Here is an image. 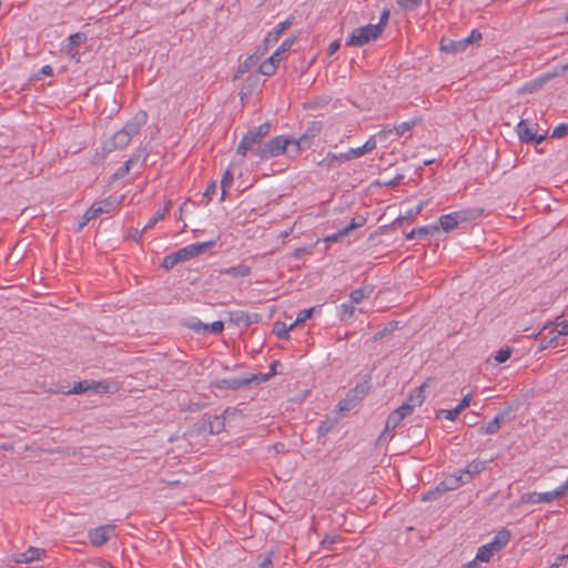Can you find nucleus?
<instances>
[{"instance_id":"nucleus-43","label":"nucleus","mask_w":568,"mask_h":568,"mask_svg":"<svg viewBox=\"0 0 568 568\" xmlns=\"http://www.w3.org/2000/svg\"><path fill=\"white\" fill-rule=\"evenodd\" d=\"M133 162H134V159H133V158L129 159V160L124 163V165H123V166H121V168H120V169L114 173V176H115L116 179H121V178L125 176V175L129 173L130 168H131V165H132V163H133Z\"/></svg>"},{"instance_id":"nucleus-48","label":"nucleus","mask_w":568,"mask_h":568,"mask_svg":"<svg viewBox=\"0 0 568 568\" xmlns=\"http://www.w3.org/2000/svg\"><path fill=\"white\" fill-rule=\"evenodd\" d=\"M394 412H396L404 419L405 417L409 416L414 409L408 404L404 403Z\"/></svg>"},{"instance_id":"nucleus-10","label":"nucleus","mask_w":568,"mask_h":568,"mask_svg":"<svg viewBox=\"0 0 568 568\" xmlns=\"http://www.w3.org/2000/svg\"><path fill=\"white\" fill-rule=\"evenodd\" d=\"M113 529V526L105 525L90 530L88 535L90 542L95 546L105 544L111 538Z\"/></svg>"},{"instance_id":"nucleus-2","label":"nucleus","mask_w":568,"mask_h":568,"mask_svg":"<svg viewBox=\"0 0 568 568\" xmlns=\"http://www.w3.org/2000/svg\"><path fill=\"white\" fill-rule=\"evenodd\" d=\"M382 34V28L374 24L358 27L352 31L346 44L353 47H363L364 44L376 40Z\"/></svg>"},{"instance_id":"nucleus-56","label":"nucleus","mask_w":568,"mask_h":568,"mask_svg":"<svg viewBox=\"0 0 568 568\" xmlns=\"http://www.w3.org/2000/svg\"><path fill=\"white\" fill-rule=\"evenodd\" d=\"M438 416H443L450 422H454L457 418V415L453 409H443L438 413Z\"/></svg>"},{"instance_id":"nucleus-63","label":"nucleus","mask_w":568,"mask_h":568,"mask_svg":"<svg viewBox=\"0 0 568 568\" xmlns=\"http://www.w3.org/2000/svg\"><path fill=\"white\" fill-rule=\"evenodd\" d=\"M42 71H43L44 74H50L51 73V68L49 65H45V67H43Z\"/></svg>"},{"instance_id":"nucleus-50","label":"nucleus","mask_w":568,"mask_h":568,"mask_svg":"<svg viewBox=\"0 0 568 568\" xmlns=\"http://www.w3.org/2000/svg\"><path fill=\"white\" fill-rule=\"evenodd\" d=\"M481 39V33L477 30H473L467 38H464L466 41V47L470 43L478 42Z\"/></svg>"},{"instance_id":"nucleus-57","label":"nucleus","mask_w":568,"mask_h":568,"mask_svg":"<svg viewBox=\"0 0 568 568\" xmlns=\"http://www.w3.org/2000/svg\"><path fill=\"white\" fill-rule=\"evenodd\" d=\"M346 236V232L342 230L337 231L336 233L334 234H331L326 237V241L328 242H337L339 241L341 239L345 237Z\"/></svg>"},{"instance_id":"nucleus-59","label":"nucleus","mask_w":568,"mask_h":568,"mask_svg":"<svg viewBox=\"0 0 568 568\" xmlns=\"http://www.w3.org/2000/svg\"><path fill=\"white\" fill-rule=\"evenodd\" d=\"M339 47H341V44H339L338 40L331 42L328 45V49H327L328 54L333 55L339 49Z\"/></svg>"},{"instance_id":"nucleus-9","label":"nucleus","mask_w":568,"mask_h":568,"mask_svg":"<svg viewBox=\"0 0 568 568\" xmlns=\"http://www.w3.org/2000/svg\"><path fill=\"white\" fill-rule=\"evenodd\" d=\"M321 130V122H313L300 138L293 140L295 150L298 152L302 149L308 148L312 144L314 136H316Z\"/></svg>"},{"instance_id":"nucleus-4","label":"nucleus","mask_w":568,"mask_h":568,"mask_svg":"<svg viewBox=\"0 0 568 568\" xmlns=\"http://www.w3.org/2000/svg\"><path fill=\"white\" fill-rule=\"evenodd\" d=\"M464 476H462L460 470L445 478L435 490L429 491L424 496V500L436 498L438 495H442L448 490H455L459 488L462 485L466 484Z\"/></svg>"},{"instance_id":"nucleus-11","label":"nucleus","mask_w":568,"mask_h":568,"mask_svg":"<svg viewBox=\"0 0 568 568\" xmlns=\"http://www.w3.org/2000/svg\"><path fill=\"white\" fill-rule=\"evenodd\" d=\"M466 217L463 215L462 212H453L448 214H444L439 217L438 230L442 229L444 232H450L455 230L460 221H465Z\"/></svg>"},{"instance_id":"nucleus-32","label":"nucleus","mask_w":568,"mask_h":568,"mask_svg":"<svg viewBox=\"0 0 568 568\" xmlns=\"http://www.w3.org/2000/svg\"><path fill=\"white\" fill-rule=\"evenodd\" d=\"M366 222V219L362 215L355 216L352 219L349 224L343 229L344 232H346V236L353 231L361 226H363Z\"/></svg>"},{"instance_id":"nucleus-44","label":"nucleus","mask_w":568,"mask_h":568,"mask_svg":"<svg viewBox=\"0 0 568 568\" xmlns=\"http://www.w3.org/2000/svg\"><path fill=\"white\" fill-rule=\"evenodd\" d=\"M346 154H347V160L351 161V160L358 159V158L363 156L364 154H366V152L364 151L363 145H362L358 148L349 149L346 152Z\"/></svg>"},{"instance_id":"nucleus-17","label":"nucleus","mask_w":568,"mask_h":568,"mask_svg":"<svg viewBox=\"0 0 568 568\" xmlns=\"http://www.w3.org/2000/svg\"><path fill=\"white\" fill-rule=\"evenodd\" d=\"M292 26V22L290 20L280 22L275 26V28L270 31L265 37V44L272 45L278 41L281 36Z\"/></svg>"},{"instance_id":"nucleus-40","label":"nucleus","mask_w":568,"mask_h":568,"mask_svg":"<svg viewBox=\"0 0 568 568\" xmlns=\"http://www.w3.org/2000/svg\"><path fill=\"white\" fill-rule=\"evenodd\" d=\"M224 329V323L222 321H215L211 324H206V333L221 334Z\"/></svg>"},{"instance_id":"nucleus-35","label":"nucleus","mask_w":568,"mask_h":568,"mask_svg":"<svg viewBox=\"0 0 568 568\" xmlns=\"http://www.w3.org/2000/svg\"><path fill=\"white\" fill-rule=\"evenodd\" d=\"M398 7L403 10H415L422 3V0H396Z\"/></svg>"},{"instance_id":"nucleus-51","label":"nucleus","mask_w":568,"mask_h":568,"mask_svg":"<svg viewBox=\"0 0 568 568\" xmlns=\"http://www.w3.org/2000/svg\"><path fill=\"white\" fill-rule=\"evenodd\" d=\"M554 327L560 336L568 335V321L558 322Z\"/></svg>"},{"instance_id":"nucleus-5","label":"nucleus","mask_w":568,"mask_h":568,"mask_svg":"<svg viewBox=\"0 0 568 568\" xmlns=\"http://www.w3.org/2000/svg\"><path fill=\"white\" fill-rule=\"evenodd\" d=\"M213 245V242H203V243H196V244H190L186 245L176 252V257L180 263L186 262L202 253H204L207 248H210Z\"/></svg>"},{"instance_id":"nucleus-41","label":"nucleus","mask_w":568,"mask_h":568,"mask_svg":"<svg viewBox=\"0 0 568 568\" xmlns=\"http://www.w3.org/2000/svg\"><path fill=\"white\" fill-rule=\"evenodd\" d=\"M377 140H379L378 132L376 134L369 136V139L363 144L364 151L366 153H369L373 150H375L377 146Z\"/></svg>"},{"instance_id":"nucleus-18","label":"nucleus","mask_w":568,"mask_h":568,"mask_svg":"<svg viewBox=\"0 0 568 568\" xmlns=\"http://www.w3.org/2000/svg\"><path fill=\"white\" fill-rule=\"evenodd\" d=\"M90 390L94 393H110L114 394L120 390V385L116 382H90Z\"/></svg>"},{"instance_id":"nucleus-23","label":"nucleus","mask_w":568,"mask_h":568,"mask_svg":"<svg viewBox=\"0 0 568 568\" xmlns=\"http://www.w3.org/2000/svg\"><path fill=\"white\" fill-rule=\"evenodd\" d=\"M372 293H373L372 286H362L359 288H356L349 295L351 303L359 304L362 301L367 298Z\"/></svg>"},{"instance_id":"nucleus-42","label":"nucleus","mask_w":568,"mask_h":568,"mask_svg":"<svg viewBox=\"0 0 568 568\" xmlns=\"http://www.w3.org/2000/svg\"><path fill=\"white\" fill-rule=\"evenodd\" d=\"M550 79V75H546L542 79H539V80H536L529 84H526L521 91L523 92H531L538 88H540L542 85V83H545L546 80Z\"/></svg>"},{"instance_id":"nucleus-8","label":"nucleus","mask_w":568,"mask_h":568,"mask_svg":"<svg viewBox=\"0 0 568 568\" xmlns=\"http://www.w3.org/2000/svg\"><path fill=\"white\" fill-rule=\"evenodd\" d=\"M536 125L530 123L527 120H521L517 126L516 132L521 142H531L540 143L544 140V135L537 136L536 134Z\"/></svg>"},{"instance_id":"nucleus-38","label":"nucleus","mask_w":568,"mask_h":568,"mask_svg":"<svg viewBox=\"0 0 568 568\" xmlns=\"http://www.w3.org/2000/svg\"><path fill=\"white\" fill-rule=\"evenodd\" d=\"M338 310H339V316L342 320L352 317L354 315V311H355L352 303L351 304L344 303V304L339 305Z\"/></svg>"},{"instance_id":"nucleus-58","label":"nucleus","mask_w":568,"mask_h":568,"mask_svg":"<svg viewBox=\"0 0 568 568\" xmlns=\"http://www.w3.org/2000/svg\"><path fill=\"white\" fill-rule=\"evenodd\" d=\"M471 398H473V393L469 392L468 394H466L463 399L459 402V408H463V409H466L467 407H469L470 405V402H471Z\"/></svg>"},{"instance_id":"nucleus-39","label":"nucleus","mask_w":568,"mask_h":568,"mask_svg":"<svg viewBox=\"0 0 568 568\" xmlns=\"http://www.w3.org/2000/svg\"><path fill=\"white\" fill-rule=\"evenodd\" d=\"M179 260L176 257V254L175 253H172V254H169L166 255L163 261H162V267H164L165 270H171L172 267H174L176 264H179Z\"/></svg>"},{"instance_id":"nucleus-7","label":"nucleus","mask_w":568,"mask_h":568,"mask_svg":"<svg viewBox=\"0 0 568 568\" xmlns=\"http://www.w3.org/2000/svg\"><path fill=\"white\" fill-rule=\"evenodd\" d=\"M45 557V550L38 547H29L23 552H17L11 556V560L16 564H30L41 561Z\"/></svg>"},{"instance_id":"nucleus-1","label":"nucleus","mask_w":568,"mask_h":568,"mask_svg":"<svg viewBox=\"0 0 568 568\" xmlns=\"http://www.w3.org/2000/svg\"><path fill=\"white\" fill-rule=\"evenodd\" d=\"M294 139L283 135L274 136L273 139L258 145L255 150V155L260 159H270L283 154L290 144H293Z\"/></svg>"},{"instance_id":"nucleus-26","label":"nucleus","mask_w":568,"mask_h":568,"mask_svg":"<svg viewBox=\"0 0 568 568\" xmlns=\"http://www.w3.org/2000/svg\"><path fill=\"white\" fill-rule=\"evenodd\" d=\"M221 273L225 274V275H230L232 277H245V276L250 275L251 268L247 265L240 264L236 266L225 268Z\"/></svg>"},{"instance_id":"nucleus-47","label":"nucleus","mask_w":568,"mask_h":568,"mask_svg":"<svg viewBox=\"0 0 568 568\" xmlns=\"http://www.w3.org/2000/svg\"><path fill=\"white\" fill-rule=\"evenodd\" d=\"M426 204H427V201H423L417 206L409 209L406 212V217L412 219V220L415 219L418 214H420L422 210L424 209V206Z\"/></svg>"},{"instance_id":"nucleus-62","label":"nucleus","mask_w":568,"mask_h":568,"mask_svg":"<svg viewBox=\"0 0 568 568\" xmlns=\"http://www.w3.org/2000/svg\"><path fill=\"white\" fill-rule=\"evenodd\" d=\"M215 189H216V185L215 183H212L207 189H206V192L205 194H211V193H214L215 192Z\"/></svg>"},{"instance_id":"nucleus-55","label":"nucleus","mask_w":568,"mask_h":568,"mask_svg":"<svg viewBox=\"0 0 568 568\" xmlns=\"http://www.w3.org/2000/svg\"><path fill=\"white\" fill-rule=\"evenodd\" d=\"M95 217L90 215V210L88 209L79 222V230L83 229Z\"/></svg>"},{"instance_id":"nucleus-54","label":"nucleus","mask_w":568,"mask_h":568,"mask_svg":"<svg viewBox=\"0 0 568 568\" xmlns=\"http://www.w3.org/2000/svg\"><path fill=\"white\" fill-rule=\"evenodd\" d=\"M557 498L560 499L568 494V479L555 489Z\"/></svg>"},{"instance_id":"nucleus-49","label":"nucleus","mask_w":568,"mask_h":568,"mask_svg":"<svg viewBox=\"0 0 568 568\" xmlns=\"http://www.w3.org/2000/svg\"><path fill=\"white\" fill-rule=\"evenodd\" d=\"M190 327L196 333L206 334V324L201 322L200 320L193 321L190 324Z\"/></svg>"},{"instance_id":"nucleus-36","label":"nucleus","mask_w":568,"mask_h":568,"mask_svg":"<svg viewBox=\"0 0 568 568\" xmlns=\"http://www.w3.org/2000/svg\"><path fill=\"white\" fill-rule=\"evenodd\" d=\"M402 420L403 418L396 412H392L386 419V429H395Z\"/></svg>"},{"instance_id":"nucleus-14","label":"nucleus","mask_w":568,"mask_h":568,"mask_svg":"<svg viewBox=\"0 0 568 568\" xmlns=\"http://www.w3.org/2000/svg\"><path fill=\"white\" fill-rule=\"evenodd\" d=\"M118 202L114 199L108 197L102 201L94 202L90 207V215L98 217L102 213H109L116 209Z\"/></svg>"},{"instance_id":"nucleus-27","label":"nucleus","mask_w":568,"mask_h":568,"mask_svg":"<svg viewBox=\"0 0 568 568\" xmlns=\"http://www.w3.org/2000/svg\"><path fill=\"white\" fill-rule=\"evenodd\" d=\"M438 231V226L436 224L425 225L420 227L413 229L407 235V240H413L416 236H423L430 233H435Z\"/></svg>"},{"instance_id":"nucleus-3","label":"nucleus","mask_w":568,"mask_h":568,"mask_svg":"<svg viewBox=\"0 0 568 568\" xmlns=\"http://www.w3.org/2000/svg\"><path fill=\"white\" fill-rule=\"evenodd\" d=\"M138 131L139 126L135 123H126L121 130L113 134L111 146L108 148V151L125 148Z\"/></svg>"},{"instance_id":"nucleus-28","label":"nucleus","mask_w":568,"mask_h":568,"mask_svg":"<svg viewBox=\"0 0 568 568\" xmlns=\"http://www.w3.org/2000/svg\"><path fill=\"white\" fill-rule=\"evenodd\" d=\"M278 64V62H276L275 60H273V58L270 57L260 64L258 71L261 74L270 77L275 73Z\"/></svg>"},{"instance_id":"nucleus-46","label":"nucleus","mask_w":568,"mask_h":568,"mask_svg":"<svg viewBox=\"0 0 568 568\" xmlns=\"http://www.w3.org/2000/svg\"><path fill=\"white\" fill-rule=\"evenodd\" d=\"M567 132H568V124L561 123L552 130L551 138H556V139L562 138L567 134Z\"/></svg>"},{"instance_id":"nucleus-60","label":"nucleus","mask_w":568,"mask_h":568,"mask_svg":"<svg viewBox=\"0 0 568 568\" xmlns=\"http://www.w3.org/2000/svg\"><path fill=\"white\" fill-rule=\"evenodd\" d=\"M81 41V37L75 33L69 37V42L71 47H77Z\"/></svg>"},{"instance_id":"nucleus-29","label":"nucleus","mask_w":568,"mask_h":568,"mask_svg":"<svg viewBox=\"0 0 568 568\" xmlns=\"http://www.w3.org/2000/svg\"><path fill=\"white\" fill-rule=\"evenodd\" d=\"M171 205V202H168V204L159 210L153 217L150 219V221L144 225L143 231L152 229L159 221H162L165 217V214L169 211V207Z\"/></svg>"},{"instance_id":"nucleus-12","label":"nucleus","mask_w":568,"mask_h":568,"mask_svg":"<svg viewBox=\"0 0 568 568\" xmlns=\"http://www.w3.org/2000/svg\"><path fill=\"white\" fill-rule=\"evenodd\" d=\"M557 493L555 490L546 493H527L521 496V501L525 504H550L557 500Z\"/></svg>"},{"instance_id":"nucleus-21","label":"nucleus","mask_w":568,"mask_h":568,"mask_svg":"<svg viewBox=\"0 0 568 568\" xmlns=\"http://www.w3.org/2000/svg\"><path fill=\"white\" fill-rule=\"evenodd\" d=\"M485 469V463L479 460H473L469 463L464 470H460L462 476H464L465 480L468 483L473 479L475 475H478Z\"/></svg>"},{"instance_id":"nucleus-19","label":"nucleus","mask_w":568,"mask_h":568,"mask_svg":"<svg viewBox=\"0 0 568 568\" xmlns=\"http://www.w3.org/2000/svg\"><path fill=\"white\" fill-rule=\"evenodd\" d=\"M560 335L557 334L555 327H545L541 333V348L554 347L558 345Z\"/></svg>"},{"instance_id":"nucleus-24","label":"nucleus","mask_w":568,"mask_h":568,"mask_svg":"<svg viewBox=\"0 0 568 568\" xmlns=\"http://www.w3.org/2000/svg\"><path fill=\"white\" fill-rule=\"evenodd\" d=\"M294 42L295 38L285 39L281 43V45L275 50V52L271 55V58H273V60L280 63L284 59L285 53L292 48Z\"/></svg>"},{"instance_id":"nucleus-37","label":"nucleus","mask_w":568,"mask_h":568,"mask_svg":"<svg viewBox=\"0 0 568 568\" xmlns=\"http://www.w3.org/2000/svg\"><path fill=\"white\" fill-rule=\"evenodd\" d=\"M88 390H90V382L83 381V382L75 383L73 385V387L68 393L69 394H82Z\"/></svg>"},{"instance_id":"nucleus-20","label":"nucleus","mask_w":568,"mask_h":568,"mask_svg":"<svg viewBox=\"0 0 568 568\" xmlns=\"http://www.w3.org/2000/svg\"><path fill=\"white\" fill-rule=\"evenodd\" d=\"M425 388H426V384H422L420 386L415 388L409 394V396L405 403L408 404L413 409L420 406L425 400Z\"/></svg>"},{"instance_id":"nucleus-45","label":"nucleus","mask_w":568,"mask_h":568,"mask_svg":"<svg viewBox=\"0 0 568 568\" xmlns=\"http://www.w3.org/2000/svg\"><path fill=\"white\" fill-rule=\"evenodd\" d=\"M511 355V349L510 348H503V349H499L496 355H495V361L497 363H505Z\"/></svg>"},{"instance_id":"nucleus-13","label":"nucleus","mask_w":568,"mask_h":568,"mask_svg":"<svg viewBox=\"0 0 568 568\" xmlns=\"http://www.w3.org/2000/svg\"><path fill=\"white\" fill-rule=\"evenodd\" d=\"M511 539L510 530L503 528L496 532L494 538L488 542L489 548H491L495 552H499L503 548H505Z\"/></svg>"},{"instance_id":"nucleus-61","label":"nucleus","mask_w":568,"mask_h":568,"mask_svg":"<svg viewBox=\"0 0 568 568\" xmlns=\"http://www.w3.org/2000/svg\"><path fill=\"white\" fill-rule=\"evenodd\" d=\"M480 561L475 557L469 562L465 564L462 568H479Z\"/></svg>"},{"instance_id":"nucleus-33","label":"nucleus","mask_w":568,"mask_h":568,"mask_svg":"<svg viewBox=\"0 0 568 568\" xmlns=\"http://www.w3.org/2000/svg\"><path fill=\"white\" fill-rule=\"evenodd\" d=\"M314 311H315V307H311V308L301 311L297 314L296 320L288 326V329H293L300 323L305 322L306 320H308L312 316Z\"/></svg>"},{"instance_id":"nucleus-16","label":"nucleus","mask_w":568,"mask_h":568,"mask_svg":"<svg viewBox=\"0 0 568 568\" xmlns=\"http://www.w3.org/2000/svg\"><path fill=\"white\" fill-rule=\"evenodd\" d=\"M347 161L348 160L346 152L338 154L329 152L326 154V156L322 159V161L318 164L327 170H332Z\"/></svg>"},{"instance_id":"nucleus-34","label":"nucleus","mask_w":568,"mask_h":568,"mask_svg":"<svg viewBox=\"0 0 568 568\" xmlns=\"http://www.w3.org/2000/svg\"><path fill=\"white\" fill-rule=\"evenodd\" d=\"M233 183V173L230 170H226L222 176L221 187H222V199H224L227 190L231 187Z\"/></svg>"},{"instance_id":"nucleus-52","label":"nucleus","mask_w":568,"mask_h":568,"mask_svg":"<svg viewBox=\"0 0 568 568\" xmlns=\"http://www.w3.org/2000/svg\"><path fill=\"white\" fill-rule=\"evenodd\" d=\"M291 329H288V326H286L284 323H275L274 325V333L281 337L285 336Z\"/></svg>"},{"instance_id":"nucleus-25","label":"nucleus","mask_w":568,"mask_h":568,"mask_svg":"<svg viewBox=\"0 0 568 568\" xmlns=\"http://www.w3.org/2000/svg\"><path fill=\"white\" fill-rule=\"evenodd\" d=\"M503 424V416H496L490 422L483 424L479 428L481 434H496Z\"/></svg>"},{"instance_id":"nucleus-31","label":"nucleus","mask_w":568,"mask_h":568,"mask_svg":"<svg viewBox=\"0 0 568 568\" xmlns=\"http://www.w3.org/2000/svg\"><path fill=\"white\" fill-rule=\"evenodd\" d=\"M270 130L271 124L268 122H265L248 132L253 134L260 142H262V140L268 134Z\"/></svg>"},{"instance_id":"nucleus-30","label":"nucleus","mask_w":568,"mask_h":568,"mask_svg":"<svg viewBox=\"0 0 568 568\" xmlns=\"http://www.w3.org/2000/svg\"><path fill=\"white\" fill-rule=\"evenodd\" d=\"M495 554L496 552L491 548H489L488 544H486L478 548L475 557L480 562H489Z\"/></svg>"},{"instance_id":"nucleus-6","label":"nucleus","mask_w":568,"mask_h":568,"mask_svg":"<svg viewBox=\"0 0 568 568\" xmlns=\"http://www.w3.org/2000/svg\"><path fill=\"white\" fill-rule=\"evenodd\" d=\"M418 122H419V119H414V120L402 122L395 126H385L384 129H382L378 132L379 141H386L393 134H395L397 136H402L406 132L412 130Z\"/></svg>"},{"instance_id":"nucleus-15","label":"nucleus","mask_w":568,"mask_h":568,"mask_svg":"<svg viewBox=\"0 0 568 568\" xmlns=\"http://www.w3.org/2000/svg\"><path fill=\"white\" fill-rule=\"evenodd\" d=\"M262 144L263 143L260 142L253 134L247 132L239 143L236 153L242 156H245L248 151H253L255 153L256 148Z\"/></svg>"},{"instance_id":"nucleus-53","label":"nucleus","mask_w":568,"mask_h":568,"mask_svg":"<svg viewBox=\"0 0 568 568\" xmlns=\"http://www.w3.org/2000/svg\"><path fill=\"white\" fill-rule=\"evenodd\" d=\"M388 19H389V10H384L381 14V18H379V22L376 23L375 26H378L382 28V32L384 31L387 22H388Z\"/></svg>"},{"instance_id":"nucleus-22","label":"nucleus","mask_w":568,"mask_h":568,"mask_svg":"<svg viewBox=\"0 0 568 568\" xmlns=\"http://www.w3.org/2000/svg\"><path fill=\"white\" fill-rule=\"evenodd\" d=\"M442 50L450 53L462 52L466 50V41L462 40H442Z\"/></svg>"},{"instance_id":"nucleus-64","label":"nucleus","mask_w":568,"mask_h":568,"mask_svg":"<svg viewBox=\"0 0 568 568\" xmlns=\"http://www.w3.org/2000/svg\"><path fill=\"white\" fill-rule=\"evenodd\" d=\"M453 410L455 412V414L458 416L464 409L463 408H459V405H457L455 408H453Z\"/></svg>"}]
</instances>
